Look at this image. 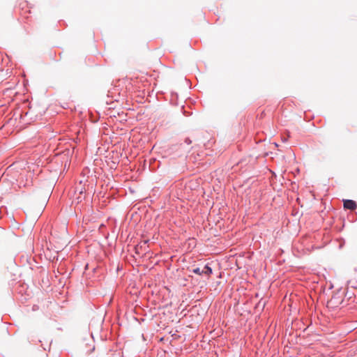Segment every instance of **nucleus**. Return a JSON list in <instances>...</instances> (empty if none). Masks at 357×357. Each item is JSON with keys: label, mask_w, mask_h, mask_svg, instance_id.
I'll return each instance as SVG.
<instances>
[{"label": "nucleus", "mask_w": 357, "mask_h": 357, "mask_svg": "<svg viewBox=\"0 0 357 357\" xmlns=\"http://www.w3.org/2000/svg\"><path fill=\"white\" fill-rule=\"evenodd\" d=\"M192 271V273H194L197 275H202V270L198 267L193 268Z\"/></svg>", "instance_id": "obj_4"}, {"label": "nucleus", "mask_w": 357, "mask_h": 357, "mask_svg": "<svg viewBox=\"0 0 357 357\" xmlns=\"http://www.w3.org/2000/svg\"><path fill=\"white\" fill-rule=\"evenodd\" d=\"M185 142L187 144H188V145H189V144H191V142H191V140H190V139L187 138V139H185Z\"/></svg>", "instance_id": "obj_5"}, {"label": "nucleus", "mask_w": 357, "mask_h": 357, "mask_svg": "<svg viewBox=\"0 0 357 357\" xmlns=\"http://www.w3.org/2000/svg\"><path fill=\"white\" fill-rule=\"evenodd\" d=\"M344 207L347 209L354 210L356 208L357 205L356 202L351 199L344 200Z\"/></svg>", "instance_id": "obj_2"}, {"label": "nucleus", "mask_w": 357, "mask_h": 357, "mask_svg": "<svg viewBox=\"0 0 357 357\" xmlns=\"http://www.w3.org/2000/svg\"><path fill=\"white\" fill-rule=\"evenodd\" d=\"M202 274H205L206 275H211L213 273L212 268L208 266V264H206L204 269L202 270Z\"/></svg>", "instance_id": "obj_3"}, {"label": "nucleus", "mask_w": 357, "mask_h": 357, "mask_svg": "<svg viewBox=\"0 0 357 357\" xmlns=\"http://www.w3.org/2000/svg\"><path fill=\"white\" fill-rule=\"evenodd\" d=\"M342 301L343 300L340 297H339L337 294H335L328 302V304L332 307H336L341 305Z\"/></svg>", "instance_id": "obj_1"}]
</instances>
